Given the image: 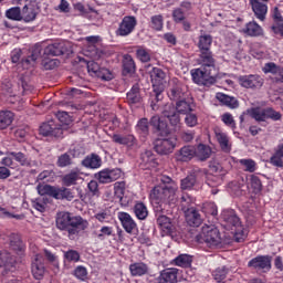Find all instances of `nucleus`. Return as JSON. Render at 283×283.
I'll list each match as a JSON object with an SVG mask.
<instances>
[{
	"instance_id": "30",
	"label": "nucleus",
	"mask_w": 283,
	"mask_h": 283,
	"mask_svg": "<svg viewBox=\"0 0 283 283\" xmlns=\"http://www.w3.org/2000/svg\"><path fill=\"white\" fill-rule=\"evenodd\" d=\"M186 221L189 227H200L202 224V216L196 210V208H190V210L185 212Z\"/></svg>"
},
{
	"instance_id": "7",
	"label": "nucleus",
	"mask_w": 283,
	"mask_h": 283,
	"mask_svg": "<svg viewBox=\"0 0 283 283\" xmlns=\"http://www.w3.org/2000/svg\"><path fill=\"white\" fill-rule=\"evenodd\" d=\"M165 78H167V73L160 67H153L150 71V81L153 83V92L157 94V101L163 98V92L165 90Z\"/></svg>"
},
{
	"instance_id": "18",
	"label": "nucleus",
	"mask_w": 283,
	"mask_h": 283,
	"mask_svg": "<svg viewBox=\"0 0 283 283\" xmlns=\"http://www.w3.org/2000/svg\"><path fill=\"white\" fill-rule=\"evenodd\" d=\"M164 118H167L171 127H180V113L176 111L174 104H167L163 109Z\"/></svg>"
},
{
	"instance_id": "25",
	"label": "nucleus",
	"mask_w": 283,
	"mask_h": 283,
	"mask_svg": "<svg viewBox=\"0 0 283 283\" xmlns=\"http://www.w3.org/2000/svg\"><path fill=\"white\" fill-rule=\"evenodd\" d=\"M270 165L283 169V143L277 144L273 148V154L270 157Z\"/></svg>"
},
{
	"instance_id": "43",
	"label": "nucleus",
	"mask_w": 283,
	"mask_h": 283,
	"mask_svg": "<svg viewBox=\"0 0 283 283\" xmlns=\"http://www.w3.org/2000/svg\"><path fill=\"white\" fill-rule=\"evenodd\" d=\"M9 156H12L15 163H19L21 167H32V160H30L28 155L23 154L22 151H11L9 153Z\"/></svg>"
},
{
	"instance_id": "34",
	"label": "nucleus",
	"mask_w": 283,
	"mask_h": 283,
	"mask_svg": "<svg viewBox=\"0 0 283 283\" xmlns=\"http://www.w3.org/2000/svg\"><path fill=\"white\" fill-rule=\"evenodd\" d=\"M122 63H123V75L124 76L136 73V62L134 61V57H132L130 54H125L123 56Z\"/></svg>"
},
{
	"instance_id": "10",
	"label": "nucleus",
	"mask_w": 283,
	"mask_h": 283,
	"mask_svg": "<svg viewBox=\"0 0 283 283\" xmlns=\"http://www.w3.org/2000/svg\"><path fill=\"white\" fill-rule=\"evenodd\" d=\"M269 1L271 0H249V6L258 21L264 23L269 14Z\"/></svg>"
},
{
	"instance_id": "46",
	"label": "nucleus",
	"mask_w": 283,
	"mask_h": 283,
	"mask_svg": "<svg viewBox=\"0 0 283 283\" xmlns=\"http://www.w3.org/2000/svg\"><path fill=\"white\" fill-rule=\"evenodd\" d=\"M133 211L137 220H147V216H149V210H147V206L143 202L135 203Z\"/></svg>"
},
{
	"instance_id": "44",
	"label": "nucleus",
	"mask_w": 283,
	"mask_h": 283,
	"mask_svg": "<svg viewBox=\"0 0 283 283\" xmlns=\"http://www.w3.org/2000/svg\"><path fill=\"white\" fill-rule=\"evenodd\" d=\"M128 105H138L143 97L140 96V88L138 86H133L126 95Z\"/></svg>"
},
{
	"instance_id": "16",
	"label": "nucleus",
	"mask_w": 283,
	"mask_h": 283,
	"mask_svg": "<svg viewBox=\"0 0 283 283\" xmlns=\"http://www.w3.org/2000/svg\"><path fill=\"white\" fill-rule=\"evenodd\" d=\"M198 63L200 67H206V70H212L216 71V55L213 54V51H200L199 52V59Z\"/></svg>"
},
{
	"instance_id": "20",
	"label": "nucleus",
	"mask_w": 283,
	"mask_h": 283,
	"mask_svg": "<svg viewBox=\"0 0 283 283\" xmlns=\"http://www.w3.org/2000/svg\"><path fill=\"white\" fill-rule=\"evenodd\" d=\"M31 273L35 280H41L45 275V264L43 263V255L35 254L31 263Z\"/></svg>"
},
{
	"instance_id": "27",
	"label": "nucleus",
	"mask_w": 283,
	"mask_h": 283,
	"mask_svg": "<svg viewBox=\"0 0 283 283\" xmlns=\"http://www.w3.org/2000/svg\"><path fill=\"white\" fill-rule=\"evenodd\" d=\"M243 34H247L248 36H262L264 34V29L255 22V20H252L244 25Z\"/></svg>"
},
{
	"instance_id": "6",
	"label": "nucleus",
	"mask_w": 283,
	"mask_h": 283,
	"mask_svg": "<svg viewBox=\"0 0 283 283\" xmlns=\"http://www.w3.org/2000/svg\"><path fill=\"white\" fill-rule=\"evenodd\" d=\"M199 244H209L210 247H218L221 242L220 230L213 226H203L201 232L196 237Z\"/></svg>"
},
{
	"instance_id": "5",
	"label": "nucleus",
	"mask_w": 283,
	"mask_h": 283,
	"mask_svg": "<svg viewBox=\"0 0 283 283\" xmlns=\"http://www.w3.org/2000/svg\"><path fill=\"white\" fill-rule=\"evenodd\" d=\"M211 72H213V70L206 69L205 66H200L198 69H192L190 71V75H191L192 82L196 85L210 87V85H214L216 83V76H213Z\"/></svg>"
},
{
	"instance_id": "33",
	"label": "nucleus",
	"mask_w": 283,
	"mask_h": 283,
	"mask_svg": "<svg viewBox=\"0 0 283 283\" xmlns=\"http://www.w3.org/2000/svg\"><path fill=\"white\" fill-rule=\"evenodd\" d=\"M196 156V147L195 146H184L180 148L177 154V159L181 163H189Z\"/></svg>"
},
{
	"instance_id": "23",
	"label": "nucleus",
	"mask_w": 283,
	"mask_h": 283,
	"mask_svg": "<svg viewBox=\"0 0 283 283\" xmlns=\"http://www.w3.org/2000/svg\"><path fill=\"white\" fill-rule=\"evenodd\" d=\"M168 97L170 98V101L178 103V101L187 98V91L185 90V86H182V84H175L169 88Z\"/></svg>"
},
{
	"instance_id": "29",
	"label": "nucleus",
	"mask_w": 283,
	"mask_h": 283,
	"mask_svg": "<svg viewBox=\"0 0 283 283\" xmlns=\"http://www.w3.org/2000/svg\"><path fill=\"white\" fill-rule=\"evenodd\" d=\"M129 272L132 277H143L149 273V265L144 262H135L129 265Z\"/></svg>"
},
{
	"instance_id": "59",
	"label": "nucleus",
	"mask_w": 283,
	"mask_h": 283,
	"mask_svg": "<svg viewBox=\"0 0 283 283\" xmlns=\"http://www.w3.org/2000/svg\"><path fill=\"white\" fill-rule=\"evenodd\" d=\"M95 178L101 185H109V182H112V180L109 179V172H107V168L102 169L101 171L95 174Z\"/></svg>"
},
{
	"instance_id": "15",
	"label": "nucleus",
	"mask_w": 283,
	"mask_h": 283,
	"mask_svg": "<svg viewBox=\"0 0 283 283\" xmlns=\"http://www.w3.org/2000/svg\"><path fill=\"white\" fill-rule=\"evenodd\" d=\"M117 218L126 233L132 235L135 231H138V224H136V221H134L132 214L127 212H118Z\"/></svg>"
},
{
	"instance_id": "37",
	"label": "nucleus",
	"mask_w": 283,
	"mask_h": 283,
	"mask_svg": "<svg viewBox=\"0 0 283 283\" xmlns=\"http://www.w3.org/2000/svg\"><path fill=\"white\" fill-rule=\"evenodd\" d=\"M10 247L17 253H23L25 251V244L21 240V235L17 233H11L9 237Z\"/></svg>"
},
{
	"instance_id": "51",
	"label": "nucleus",
	"mask_w": 283,
	"mask_h": 283,
	"mask_svg": "<svg viewBox=\"0 0 283 283\" xmlns=\"http://www.w3.org/2000/svg\"><path fill=\"white\" fill-rule=\"evenodd\" d=\"M7 19L11 21H23L22 10L20 7H12L6 11Z\"/></svg>"
},
{
	"instance_id": "3",
	"label": "nucleus",
	"mask_w": 283,
	"mask_h": 283,
	"mask_svg": "<svg viewBox=\"0 0 283 283\" xmlns=\"http://www.w3.org/2000/svg\"><path fill=\"white\" fill-rule=\"evenodd\" d=\"M36 189L40 196H50V198H54L55 200H69V202L74 200V192H72V189L70 188H59L56 186L45 184L39 185Z\"/></svg>"
},
{
	"instance_id": "49",
	"label": "nucleus",
	"mask_w": 283,
	"mask_h": 283,
	"mask_svg": "<svg viewBox=\"0 0 283 283\" xmlns=\"http://www.w3.org/2000/svg\"><path fill=\"white\" fill-rule=\"evenodd\" d=\"M165 25V18L163 14L153 15L150 18L149 28L156 32H160Z\"/></svg>"
},
{
	"instance_id": "32",
	"label": "nucleus",
	"mask_w": 283,
	"mask_h": 283,
	"mask_svg": "<svg viewBox=\"0 0 283 283\" xmlns=\"http://www.w3.org/2000/svg\"><path fill=\"white\" fill-rule=\"evenodd\" d=\"M201 171L202 170L200 168L196 169L190 175H188L186 178L181 179V182H180L181 189L184 191L193 189V187H196L198 172L200 174Z\"/></svg>"
},
{
	"instance_id": "52",
	"label": "nucleus",
	"mask_w": 283,
	"mask_h": 283,
	"mask_svg": "<svg viewBox=\"0 0 283 283\" xmlns=\"http://www.w3.org/2000/svg\"><path fill=\"white\" fill-rule=\"evenodd\" d=\"M31 205L33 209H35L36 211H40V213H45V209L48 207V198L40 197V198L33 199L31 201Z\"/></svg>"
},
{
	"instance_id": "57",
	"label": "nucleus",
	"mask_w": 283,
	"mask_h": 283,
	"mask_svg": "<svg viewBox=\"0 0 283 283\" xmlns=\"http://www.w3.org/2000/svg\"><path fill=\"white\" fill-rule=\"evenodd\" d=\"M240 165L244 168V171H248L249 174H253L258 169V164H255V160L253 159H240Z\"/></svg>"
},
{
	"instance_id": "35",
	"label": "nucleus",
	"mask_w": 283,
	"mask_h": 283,
	"mask_svg": "<svg viewBox=\"0 0 283 283\" xmlns=\"http://www.w3.org/2000/svg\"><path fill=\"white\" fill-rule=\"evenodd\" d=\"M221 216L224 222H227L231 227L237 228L240 227V224H242V222L240 221V217L235 214L234 210H223Z\"/></svg>"
},
{
	"instance_id": "13",
	"label": "nucleus",
	"mask_w": 283,
	"mask_h": 283,
	"mask_svg": "<svg viewBox=\"0 0 283 283\" xmlns=\"http://www.w3.org/2000/svg\"><path fill=\"white\" fill-rule=\"evenodd\" d=\"M42 136H53L54 138H63V127L54 120H49L40 126Z\"/></svg>"
},
{
	"instance_id": "60",
	"label": "nucleus",
	"mask_w": 283,
	"mask_h": 283,
	"mask_svg": "<svg viewBox=\"0 0 283 283\" xmlns=\"http://www.w3.org/2000/svg\"><path fill=\"white\" fill-rule=\"evenodd\" d=\"M280 65L275 64L274 62H268L264 64V66L262 67V72L263 74H277V72H280Z\"/></svg>"
},
{
	"instance_id": "19",
	"label": "nucleus",
	"mask_w": 283,
	"mask_h": 283,
	"mask_svg": "<svg viewBox=\"0 0 283 283\" xmlns=\"http://www.w3.org/2000/svg\"><path fill=\"white\" fill-rule=\"evenodd\" d=\"M36 14H39V8L36 7L35 1H29L22 8V21L24 23H31L36 19Z\"/></svg>"
},
{
	"instance_id": "11",
	"label": "nucleus",
	"mask_w": 283,
	"mask_h": 283,
	"mask_svg": "<svg viewBox=\"0 0 283 283\" xmlns=\"http://www.w3.org/2000/svg\"><path fill=\"white\" fill-rule=\"evenodd\" d=\"M272 260L271 255H258L248 262V266L254 271H261V273H269Z\"/></svg>"
},
{
	"instance_id": "1",
	"label": "nucleus",
	"mask_w": 283,
	"mask_h": 283,
	"mask_svg": "<svg viewBox=\"0 0 283 283\" xmlns=\"http://www.w3.org/2000/svg\"><path fill=\"white\" fill-rule=\"evenodd\" d=\"M178 184L167 175L160 177V184L155 186L150 191V197L158 205H168L176 207L178 205Z\"/></svg>"
},
{
	"instance_id": "40",
	"label": "nucleus",
	"mask_w": 283,
	"mask_h": 283,
	"mask_svg": "<svg viewBox=\"0 0 283 283\" xmlns=\"http://www.w3.org/2000/svg\"><path fill=\"white\" fill-rule=\"evenodd\" d=\"M135 132L143 138H147L149 136V119L140 118L135 126Z\"/></svg>"
},
{
	"instance_id": "63",
	"label": "nucleus",
	"mask_w": 283,
	"mask_h": 283,
	"mask_svg": "<svg viewBox=\"0 0 283 283\" xmlns=\"http://www.w3.org/2000/svg\"><path fill=\"white\" fill-rule=\"evenodd\" d=\"M203 213H206V216H212L213 218H216V216H218V206L216 205V202L205 203Z\"/></svg>"
},
{
	"instance_id": "2",
	"label": "nucleus",
	"mask_w": 283,
	"mask_h": 283,
	"mask_svg": "<svg viewBox=\"0 0 283 283\" xmlns=\"http://www.w3.org/2000/svg\"><path fill=\"white\" fill-rule=\"evenodd\" d=\"M55 224L60 231L67 232L70 240H76L90 227V223L83 217L74 216L70 212L57 213Z\"/></svg>"
},
{
	"instance_id": "31",
	"label": "nucleus",
	"mask_w": 283,
	"mask_h": 283,
	"mask_svg": "<svg viewBox=\"0 0 283 283\" xmlns=\"http://www.w3.org/2000/svg\"><path fill=\"white\" fill-rule=\"evenodd\" d=\"M216 138H217V143L219 144L220 149L224 154H231V140L229 139V135H227V133L217 130Z\"/></svg>"
},
{
	"instance_id": "39",
	"label": "nucleus",
	"mask_w": 283,
	"mask_h": 283,
	"mask_svg": "<svg viewBox=\"0 0 283 283\" xmlns=\"http://www.w3.org/2000/svg\"><path fill=\"white\" fill-rule=\"evenodd\" d=\"M195 151L196 158H198L202 163L211 157V147L205 144H199L197 147H195Z\"/></svg>"
},
{
	"instance_id": "12",
	"label": "nucleus",
	"mask_w": 283,
	"mask_h": 283,
	"mask_svg": "<svg viewBox=\"0 0 283 283\" xmlns=\"http://www.w3.org/2000/svg\"><path fill=\"white\" fill-rule=\"evenodd\" d=\"M174 149H176V138H161L155 142V151L160 156H167L169 154H174Z\"/></svg>"
},
{
	"instance_id": "45",
	"label": "nucleus",
	"mask_w": 283,
	"mask_h": 283,
	"mask_svg": "<svg viewBox=\"0 0 283 283\" xmlns=\"http://www.w3.org/2000/svg\"><path fill=\"white\" fill-rule=\"evenodd\" d=\"M212 43H213V38L210 34L200 35L199 42H198L199 52L211 51Z\"/></svg>"
},
{
	"instance_id": "56",
	"label": "nucleus",
	"mask_w": 283,
	"mask_h": 283,
	"mask_svg": "<svg viewBox=\"0 0 283 283\" xmlns=\"http://www.w3.org/2000/svg\"><path fill=\"white\" fill-rule=\"evenodd\" d=\"M212 275L216 282L220 283L227 280V275H229V269H227V266L217 268Z\"/></svg>"
},
{
	"instance_id": "62",
	"label": "nucleus",
	"mask_w": 283,
	"mask_h": 283,
	"mask_svg": "<svg viewBox=\"0 0 283 283\" xmlns=\"http://www.w3.org/2000/svg\"><path fill=\"white\" fill-rule=\"evenodd\" d=\"M56 165L61 168L70 167V165H72V157L70 154L64 153L57 158Z\"/></svg>"
},
{
	"instance_id": "4",
	"label": "nucleus",
	"mask_w": 283,
	"mask_h": 283,
	"mask_svg": "<svg viewBox=\"0 0 283 283\" xmlns=\"http://www.w3.org/2000/svg\"><path fill=\"white\" fill-rule=\"evenodd\" d=\"M247 114L251 116V118L255 119L256 123H265L266 120H282V114L273 107H252L247 109Z\"/></svg>"
},
{
	"instance_id": "50",
	"label": "nucleus",
	"mask_w": 283,
	"mask_h": 283,
	"mask_svg": "<svg viewBox=\"0 0 283 283\" xmlns=\"http://www.w3.org/2000/svg\"><path fill=\"white\" fill-rule=\"evenodd\" d=\"M44 54L48 56H61L63 54V44L54 43L45 48Z\"/></svg>"
},
{
	"instance_id": "38",
	"label": "nucleus",
	"mask_w": 283,
	"mask_h": 283,
	"mask_svg": "<svg viewBox=\"0 0 283 283\" xmlns=\"http://www.w3.org/2000/svg\"><path fill=\"white\" fill-rule=\"evenodd\" d=\"M175 109L178 114L187 115L190 112H193V105L189 98L185 97L184 99H179L176 102Z\"/></svg>"
},
{
	"instance_id": "61",
	"label": "nucleus",
	"mask_w": 283,
	"mask_h": 283,
	"mask_svg": "<svg viewBox=\"0 0 283 283\" xmlns=\"http://www.w3.org/2000/svg\"><path fill=\"white\" fill-rule=\"evenodd\" d=\"M250 185L253 189V193H260L262 191V180L255 175H251Z\"/></svg>"
},
{
	"instance_id": "47",
	"label": "nucleus",
	"mask_w": 283,
	"mask_h": 283,
	"mask_svg": "<svg viewBox=\"0 0 283 283\" xmlns=\"http://www.w3.org/2000/svg\"><path fill=\"white\" fill-rule=\"evenodd\" d=\"M135 54L140 63H149L151 61V50L145 46H138Z\"/></svg>"
},
{
	"instance_id": "14",
	"label": "nucleus",
	"mask_w": 283,
	"mask_h": 283,
	"mask_svg": "<svg viewBox=\"0 0 283 283\" xmlns=\"http://www.w3.org/2000/svg\"><path fill=\"white\" fill-rule=\"evenodd\" d=\"M150 283H178V269L167 268L161 270L157 277L150 280Z\"/></svg>"
},
{
	"instance_id": "17",
	"label": "nucleus",
	"mask_w": 283,
	"mask_h": 283,
	"mask_svg": "<svg viewBox=\"0 0 283 283\" xmlns=\"http://www.w3.org/2000/svg\"><path fill=\"white\" fill-rule=\"evenodd\" d=\"M112 140L116 145H124V147H127V149L138 147V139H136V136L134 135L113 134Z\"/></svg>"
},
{
	"instance_id": "41",
	"label": "nucleus",
	"mask_w": 283,
	"mask_h": 283,
	"mask_svg": "<svg viewBox=\"0 0 283 283\" xmlns=\"http://www.w3.org/2000/svg\"><path fill=\"white\" fill-rule=\"evenodd\" d=\"M149 124L151 125V127H154V129H156V132L160 133L161 135L169 132V129L167 128V123L160 119V116L158 115L153 116Z\"/></svg>"
},
{
	"instance_id": "26",
	"label": "nucleus",
	"mask_w": 283,
	"mask_h": 283,
	"mask_svg": "<svg viewBox=\"0 0 283 283\" xmlns=\"http://www.w3.org/2000/svg\"><path fill=\"white\" fill-rule=\"evenodd\" d=\"M82 166L86 169H101L103 167V159L93 153L82 160Z\"/></svg>"
},
{
	"instance_id": "24",
	"label": "nucleus",
	"mask_w": 283,
	"mask_h": 283,
	"mask_svg": "<svg viewBox=\"0 0 283 283\" xmlns=\"http://www.w3.org/2000/svg\"><path fill=\"white\" fill-rule=\"evenodd\" d=\"M78 180H82L81 169L78 168L72 169L62 177L64 187H74V185H78Z\"/></svg>"
},
{
	"instance_id": "55",
	"label": "nucleus",
	"mask_w": 283,
	"mask_h": 283,
	"mask_svg": "<svg viewBox=\"0 0 283 283\" xmlns=\"http://www.w3.org/2000/svg\"><path fill=\"white\" fill-rule=\"evenodd\" d=\"M73 275L74 277H76V280H78L80 282H87V277H88V272H87V268L83 266V265H77L74 271H73Z\"/></svg>"
},
{
	"instance_id": "53",
	"label": "nucleus",
	"mask_w": 283,
	"mask_h": 283,
	"mask_svg": "<svg viewBox=\"0 0 283 283\" xmlns=\"http://www.w3.org/2000/svg\"><path fill=\"white\" fill-rule=\"evenodd\" d=\"M40 56H41V45L35 44L33 46V49L31 50L30 56L22 60V63H25L27 65H30V63L36 62Z\"/></svg>"
},
{
	"instance_id": "8",
	"label": "nucleus",
	"mask_w": 283,
	"mask_h": 283,
	"mask_svg": "<svg viewBox=\"0 0 283 283\" xmlns=\"http://www.w3.org/2000/svg\"><path fill=\"white\" fill-rule=\"evenodd\" d=\"M136 25H138L136 15H125L118 23V27L115 30V35L122 38L129 36L136 31Z\"/></svg>"
},
{
	"instance_id": "22",
	"label": "nucleus",
	"mask_w": 283,
	"mask_h": 283,
	"mask_svg": "<svg viewBox=\"0 0 283 283\" xmlns=\"http://www.w3.org/2000/svg\"><path fill=\"white\" fill-rule=\"evenodd\" d=\"M157 224L161 231V235H171L174 233V223L171 219L165 214H161L157 218Z\"/></svg>"
},
{
	"instance_id": "54",
	"label": "nucleus",
	"mask_w": 283,
	"mask_h": 283,
	"mask_svg": "<svg viewBox=\"0 0 283 283\" xmlns=\"http://www.w3.org/2000/svg\"><path fill=\"white\" fill-rule=\"evenodd\" d=\"M234 229V241L244 242V240H247V235H249V231L244 228V226H242V223L237 226Z\"/></svg>"
},
{
	"instance_id": "21",
	"label": "nucleus",
	"mask_w": 283,
	"mask_h": 283,
	"mask_svg": "<svg viewBox=\"0 0 283 283\" xmlns=\"http://www.w3.org/2000/svg\"><path fill=\"white\" fill-rule=\"evenodd\" d=\"M140 160V165L144 169H156V167H158V158L151 150H145L142 153Z\"/></svg>"
},
{
	"instance_id": "9",
	"label": "nucleus",
	"mask_w": 283,
	"mask_h": 283,
	"mask_svg": "<svg viewBox=\"0 0 283 283\" xmlns=\"http://www.w3.org/2000/svg\"><path fill=\"white\" fill-rule=\"evenodd\" d=\"M238 83L245 90H261L264 85V80L259 74L240 75Z\"/></svg>"
},
{
	"instance_id": "36",
	"label": "nucleus",
	"mask_w": 283,
	"mask_h": 283,
	"mask_svg": "<svg viewBox=\"0 0 283 283\" xmlns=\"http://www.w3.org/2000/svg\"><path fill=\"white\" fill-rule=\"evenodd\" d=\"M192 263L193 256L189 254H179L171 262V264H174L175 266H180V269H191Z\"/></svg>"
},
{
	"instance_id": "64",
	"label": "nucleus",
	"mask_w": 283,
	"mask_h": 283,
	"mask_svg": "<svg viewBox=\"0 0 283 283\" xmlns=\"http://www.w3.org/2000/svg\"><path fill=\"white\" fill-rule=\"evenodd\" d=\"M185 124L187 127H196L198 125V115L191 112L186 114Z\"/></svg>"
},
{
	"instance_id": "58",
	"label": "nucleus",
	"mask_w": 283,
	"mask_h": 283,
	"mask_svg": "<svg viewBox=\"0 0 283 283\" xmlns=\"http://www.w3.org/2000/svg\"><path fill=\"white\" fill-rule=\"evenodd\" d=\"M114 196L117 200H123L125 196V181H116L114 184Z\"/></svg>"
},
{
	"instance_id": "42",
	"label": "nucleus",
	"mask_w": 283,
	"mask_h": 283,
	"mask_svg": "<svg viewBox=\"0 0 283 283\" xmlns=\"http://www.w3.org/2000/svg\"><path fill=\"white\" fill-rule=\"evenodd\" d=\"M14 120V113L11 111L0 112V129H8L12 122Z\"/></svg>"
},
{
	"instance_id": "28",
	"label": "nucleus",
	"mask_w": 283,
	"mask_h": 283,
	"mask_svg": "<svg viewBox=\"0 0 283 283\" xmlns=\"http://www.w3.org/2000/svg\"><path fill=\"white\" fill-rule=\"evenodd\" d=\"M14 258L8 252H0V272L2 275L14 266Z\"/></svg>"
},
{
	"instance_id": "48",
	"label": "nucleus",
	"mask_w": 283,
	"mask_h": 283,
	"mask_svg": "<svg viewBox=\"0 0 283 283\" xmlns=\"http://www.w3.org/2000/svg\"><path fill=\"white\" fill-rule=\"evenodd\" d=\"M193 202H196V199H193V197H191L189 193L184 192L181 195L180 207H181V210L184 211V213L193 209V207H191V205H193Z\"/></svg>"
}]
</instances>
